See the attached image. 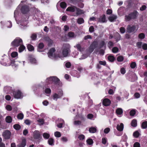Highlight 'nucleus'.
Listing matches in <instances>:
<instances>
[{
	"mask_svg": "<svg viewBox=\"0 0 147 147\" xmlns=\"http://www.w3.org/2000/svg\"><path fill=\"white\" fill-rule=\"evenodd\" d=\"M47 80L48 82H52V88H56V86H60L61 84L60 80L56 77H51L47 78Z\"/></svg>",
	"mask_w": 147,
	"mask_h": 147,
	"instance_id": "f257e3e1",
	"label": "nucleus"
},
{
	"mask_svg": "<svg viewBox=\"0 0 147 147\" xmlns=\"http://www.w3.org/2000/svg\"><path fill=\"white\" fill-rule=\"evenodd\" d=\"M138 13L136 10H134L133 12L129 13L128 15L125 16V22H129L132 20L137 18Z\"/></svg>",
	"mask_w": 147,
	"mask_h": 147,
	"instance_id": "f03ea898",
	"label": "nucleus"
},
{
	"mask_svg": "<svg viewBox=\"0 0 147 147\" xmlns=\"http://www.w3.org/2000/svg\"><path fill=\"white\" fill-rule=\"evenodd\" d=\"M63 47L62 51V54L63 57H66L71 52L70 48L69 45L68 44L64 45Z\"/></svg>",
	"mask_w": 147,
	"mask_h": 147,
	"instance_id": "7ed1b4c3",
	"label": "nucleus"
},
{
	"mask_svg": "<svg viewBox=\"0 0 147 147\" xmlns=\"http://www.w3.org/2000/svg\"><path fill=\"white\" fill-rule=\"evenodd\" d=\"M23 43V41L19 37H17L11 42V45L12 47H17Z\"/></svg>",
	"mask_w": 147,
	"mask_h": 147,
	"instance_id": "20e7f679",
	"label": "nucleus"
},
{
	"mask_svg": "<svg viewBox=\"0 0 147 147\" xmlns=\"http://www.w3.org/2000/svg\"><path fill=\"white\" fill-rule=\"evenodd\" d=\"M8 59L9 60L10 63H11V64L13 66L12 64H14L15 61L13 59H10L6 55L4 56L1 59V60L0 61L1 64L3 65L6 66L7 65V62L8 61Z\"/></svg>",
	"mask_w": 147,
	"mask_h": 147,
	"instance_id": "39448f33",
	"label": "nucleus"
},
{
	"mask_svg": "<svg viewBox=\"0 0 147 147\" xmlns=\"http://www.w3.org/2000/svg\"><path fill=\"white\" fill-rule=\"evenodd\" d=\"M11 93H12L13 96L15 98L18 99L23 97L22 93L19 90H12Z\"/></svg>",
	"mask_w": 147,
	"mask_h": 147,
	"instance_id": "423d86ee",
	"label": "nucleus"
},
{
	"mask_svg": "<svg viewBox=\"0 0 147 147\" xmlns=\"http://www.w3.org/2000/svg\"><path fill=\"white\" fill-rule=\"evenodd\" d=\"M20 10L22 13L27 14L30 11V7L28 5H24L21 7Z\"/></svg>",
	"mask_w": 147,
	"mask_h": 147,
	"instance_id": "0eeeda50",
	"label": "nucleus"
},
{
	"mask_svg": "<svg viewBox=\"0 0 147 147\" xmlns=\"http://www.w3.org/2000/svg\"><path fill=\"white\" fill-rule=\"evenodd\" d=\"M33 136L35 139H40L42 138L40 133L38 130H35L33 133Z\"/></svg>",
	"mask_w": 147,
	"mask_h": 147,
	"instance_id": "6e6552de",
	"label": "nucleus"
},
{
	"mask_svg": "<svg viewBox=\"0 0 147 147\" xmlns=\"http://www.w3.org/2000/svg\"><path fill=\"white\" fill-rule=\"evenodd\" d=\"M136 29V26L135 25L131 26L129 25L127 28V31L129 33H131L135 32Z\"/></svg>",
	"mask_w": 147,
	"mask_h": 147,
	"instance_id": "1a4fd4ad",
	"label": "nucleus"
},
{
	"mask_svg": "<svg viewBox=\"0 0 147 147\" xmlns=\"http://www.w3.org/2000/svg\"><path fill=\"white\" fill-rule=\"evenodd\" d=\"M3 135L5 139H9L11 135L10 131L8 130H6L3 132Z\"/></svg>",
	"mask_w": 147,
	"mask_h": 147,
	"instance_id": "9d476101",
	"label": "nucleus"
},
{
	"mask_svg": "<svg viewBox=\"0 0 147 147\" xmlns=\"http://www.w3.org/2000/svg\"><path fill=\"white\" fill-rule=\"evenodd\" d=\"M98 43L97 42L94 41L91 45L90 47L89 51L90 53L92 52L94 50L95 48L96 47Z\"/></svg>",
	"mask_w": 147,
	"mask_h": 147,
	"instance_id": "9b49d317",
	"label": "nucleus"
},
{
	"mask_svg": "<svg viewBox=\"0 0 147 147\" xmlns=\"http://www.w3.org/2000/svg\"><path fill=\"white\" fill-rule=\"evenodd\" d=\"M56 51V50L55 48H51L49 50L47 53L49 57L50 58L53 57L54 53Z\"/></svg>",
	"mask_w": 147,
	"mask_h": 147,
	"instance_id": "f8f14e48",
	"label": "nucleus"
},
{
	"mask_svg": "<svg viewBox=\"0 0 147 147\" xmlns=\"http://www.w3.org/2000/svg\"><path fill=\"white\" fill-rule=\"evenodd\" d=\"M111 103V100L107 98H105L102 101L103 105L105 106H107L109 105Z\"/></svg>",
	"mask_w": 147,
	"mask_h": 147,
	"instance_id": "ddd939ff",
	"label": "nucleus"
},
{
	"mask_svg": "<svg viewBox=\"0 0 147 147\" xmlns=\"http://www.w3.org/2000/svg\"><path fill=\"white\" fill-rule=\"evenodd\" d=\"M76 8H77V7L74 6L69 7L66 9V11H67L74 12L75 11V9H76Z\"/></svg>",
	"mask_w": 147,
	"mask_h": 147,
	"instance_id": "4468645a",
	"label": "nucleus"
},
{
	"mask_svg": "<svg viewBox=\"0 0 147 147\" xmlns=\"http://www.w3.org/2000/svg\"><path fill=\"white\" fill-rule=\"evenodd\" d=\"M44 47V45L43 43L41 42L39 43L38 45V47L37 49V51L38 52L43 51L42 50V49H43Z\"/></svg>",
	"mask_w": 147,
	"mask_h": 147,
	"instance_id": "2eb2a0df",
	"label": "nucleus"
},
{
	"mask_svg": "<svg viewBox=\"0 0 147 147\" xmlns=\"http://www.w3.org/2000/svg\"><path fill=\"white\" fill-rule=\"evenodd\" d=\"M117 18V16L113 15L111 16H109L108 18V20L109 21L111 22H114Z\"/></svg>",
	"mask_w": 147,
	"mask_h": 147,
	"instance_id": "dca6fc26",
	"label": "nucleus"
},
{
	"mask_svg": "<svg viewBox=\"0 0 147 147\" xmlns=\"http://www.w3.org/2000/svg\"><path fill=\"white\" fill-rule=\"evenodd\" d=\"M124 127L123 124V123H121L120 124V125L118 124L117 126V129L119 131H122L123 130Z\"/></svg>",
	"mask_w": 147,
	"mask_h": 147,
	"instance_id": "f3484780",
	"label": "nucleus"
},
{
	"mask_svg": "<svg viewBox=\"0 0 147 147\" xmlns=\"http://www.w3.org/2000/svg\"><path fill=\"white\" fill-rule=\"evenodd\" d=\"M26 141L25 139L22 140V142L18 145V147H24L26 145Z\"/></svg>",
	"mask_w": 147,
	"mask_h": 147,
	"instance_id": "a211bd4d",
	"label": "nucleus"
},
{
	"mask_svg": "<svg viewBox=\"0 0 147 147\" xmlns=\"http://www.w3.org/2000/svg\"><path fill=\"white\" fill-rule=\"evenodd\" d=\"M106 17L105 14H103L98 18V22H100L104 23L105 22Z\"/></svg>",
	"mask_w": 147,
	"mask_h": 147,
	"instance_id": "6ab92c4d",
	"label": "nucleus"
},
{
	"mask_svg": "<svg viewBox=\"0 0 147 147\" xmlns=\"http://www.w3.org/2000/svg\"><path fill=\"white\" fill-rule=\"evenodd\" d=\"M115 38L116 39V42H118L121 40V36L119 33L117 32L115 33Z\"/></svg>",
	"mask_w": 147,
	"mask_h": 147,
	"instance_id": "aec40b11",
	"label": "nucleus"
},
{
	"mask_svg": "<svg viewBox=\"0 0 147 147\" xmlns=\"http://www.w3.org/2000/svg\"><path fill=\"white\" fill-rule=\"evenodd\" d=\"M108 59L109 61L113 62L114 61L115 58L113 56L109 55L108 57Z\"/></svg>",
	"mask_w": 147,
	"mask_h": 147,
	"instance_id": "412c9836",
	"label": "nucleus"
},
{
	"mask_svg": "<svg viewBox=\"0 0 147 147\" xmlns=\"http://www.w3.org/2000/svg\"><path fill=\"white\" fill-rule=\"evenodd\" d=\"M89 131L91 133H95L96 131V129L94 127H90L89 128Z\"/></svg>",
	"mask_w": 147,
	"mask_h": 147,
	"instance_id": "4be33fe9",
	"label": "nucleus"
},
{
	"mask_svg": "<svg viewBox=\"0 0 147 147\" xmlns=\"http://www.w3.org/2000/svg\"><path fill=\"white\" fill-rule=\"evenodd\" d=\"M141 127L143 129H146L147 128V121L143 122L141 124Z\"/></svg>",
	"mask_w": 147,
	"mask_h": 147,
	"instance_id": "5701e85b",
	"label": "nucleus"
},
{
	"mask_svg": "<svg viewBox=\"0 0 147 147\" xmlns=\"http://www.w3.org/2000/svg\"><path fill=\"white\" fill-rule=\"evenodd\" d=\"M131 125L133 127H136L137 126V121L136 119H134L131 121Z\"/></svg>",
	"mask_w": 147,
	"mask_h": 147,
	"instance_id": "b1692460",
	"label": "nucleus"
},
{
	"mask_svg": "<svg viewBox=\"0 0 147 147\" xmlns=\"http://www.w3.org/2000/svg\"><path fill=\"white\" fill-rule=\"evenodd\" d=\"M49 144L51 146L54 145V139L52 138H49L48 141Z\"/></svg>",
	"mask_w": 147,
	"mask_h": 147,
	"instance_id": "393cba45",
	"label": "nucleus"
},
{
	"mask_svg": "<svg viewBox=\"0 0 147 147\" xmlns=\"http://www.w3.org/2000/svg\"><path fill=\"white\" fill-rule=\"evenodd\" d=\"M116 112L117 114L121 115L123 113V110L121 108H118L117 109Z\"/></svg>",
	"mask_w": 147,
	"mask_h": 147,
	"instance_id": "a878e982",
	"label": "nucleus"
},
{
	"mask_svg": "<svg viewBox=\"0 0 147 147\" xmlns=\"http://www.w3.org/2000/svg\"><path fill=\"white\" fill-rule=\"evenodd\" d=\"M25 47L23 45H20L18 49V51L21 53L24 51L25 49Z\"/></svg>",
	"mask_w": 147,
	"mask_h": 147,
	"instance_id": "bb28decb",
	"label": "nucleus"
},
{
	"mask_svg": "<svg viewBox=\"0 0 147 147\" xmlns=\"http://www.w3.org/2000/svg\"><path fill=\"white\" fill-rule=\"evenodd\" d=\"M76 14L79 15L84 13L83 10L77 7L76 8Z\"/></svg>",
	"mask_w": 147,
	"mask_h": 147,
	"instance_id": "cd10ccee",
	"label": "nucleus"
},
{
	"mask_svg": "<svg viewBox=\"0 0 147 147\" xmlns=\"http://www.w3.org/2000/svg\"><path fill=\"white\" fill-rule=\"evenodd\" d=\"M5 121L7 123H10L12 122V118L10 116H7L5 118Z\"/></svg>",
	"mask_w": 147,
	"mask_h": 147,
	"instance_id": "c85d7f7f",
	"label": "nucleus"
},
{
	"mask_svg": "<svg viewBox=\"0 0 147 147\" xmlns=\"http://www.w3.org/2000/svg\"><path fill=\"white\" fill-rule=\"evenodd\" d=\"M27 49L29 51H32L34 49V47L31 44H28L27 46Z\"/></svg>",
	"mask_w": 147,
	"mask_h": 147,
	"instance_id": "c756f323",
	"label": "nucleus"
},
{
	"mask_svg": "<svg viewBox=\"0 0 147 147\" xmlns=\"http://www.w3.org/2000/svg\"><path fill=\"white\" fill-rule=\"evenodd\" d=\"M124 59V57L123 56L120 55L117 57V60L118 62H121L123 61Z\"/></svg>",
	"mask_w": 147,
	"mask_h": 147,
	"instance_id": "7c9ffc66",
	"label": "nucleus"
},
{
	"mask_svg": "<svg viewBox=\"0 0 147 147\" xmlns=\"http://www.w3.org/2000/svg\"><path fill=\"white\" fill-rule=\"evenodd\" d=\"M13 127L15 129L18 130L20 129L21 126L20 125L16 124L13 125Z\"/></svg>",
	"mask_w": 147,
	"mask_h": 147,
	"instance_id": "2f4dec72",
	"label": "nucleus"
},
{
	"mask_svg": "<svg viewBox=\"0 0 147 147\" xmlns=\"http://www.w3.org/2000/svg\"><path fill=\"white\" fill-rule=\"evenodd\" d=\"M140 135V133L138 131H136L134 132L133 134V136L135 138H138Z\"/></svg>",
	"mask_w": 147,
	"mask_h": 147,
	"instance_id": "473e14b6",
	"label": "nucleus"
},
{
	"mask_svg": "<svg viewBox=\"0 0 147 147\" xmlns=\"http://www.w3.org/2000/svg\"><path fill=\"white\" fill-rule=\"evenodd\" d=\"M52 98L54 100L57 101L58 98H59V95L57 93L54 94L52 96Z\"/></svg>",
	"mask_w": 147,
	"mask_h": 147,
	"instance_id": "72a5a7b5",
	"label": "nucleus"
},
{
	"mask_svg": "<svg viewBox=\"0 0 147 147\" xmlns=\"http://www.w3.org/2000/svg\"><path fill=\"white\" fill-rule=\"evenodd\" d=\"M43 136L44 138L47 139L49 138L50 135L49 134L45 132L43 134Z\"/></svg>",
	"mask_w": 147,
	"mask_h": 147,
	"instance_id": "f704fd0d",
	"label": "nucleus"
},
{
	"mask_svg": "<svg viewBox=\"0 0 147 147\" xmlns=\"http://www.w3.org/2000/svg\"><path fill=\"white\" fill-rule=\"evenodd\" d=\"M60 6L62 9H65L67 7V4L64 2H62L60 4Z\"/></svg>",
	"mask_w": 147,
	"mask_h": 147,
	"instance_id": "c9c22d12",
	"label": "nucleus"
},
{
	"mask_svg": "<svg viewBox=\"0 0 147 147\" xmlns=\"http://www.w3.org/2000/svg\"><path fill=\"white\" fill-rule=\"evenodd\" d=\"M77 22L78 24H81L84 22V20L82 18H79L78 19Z\"/></svg>",
	"mask_w": 147,
	"mask_h": 147,
	"instance_id": "e433bc0d",
	"label": "nucleus"
},
{
	"mask_svg": "<svg viewBox=\"0 0 147 147\" xmlns=\"http://www.w3.org/2000/svg\"><path fill=\"white\" fill-rule=\"evenodd\" d=\"M138 38L140 39H143L145 37V35L144 33H141L139 34L138 35Z\"/></svg>",
	"mask_w": 147,
	"mask_h": 147,
	"instance_id": "4c0bfd02",
	"label": "nucleus"
},
{
	"mask_svg": "<svg viewBox=\"0 0 147 147\" xmlns=\"http://www.w3.org/2000/svg\"><path fill=\"white\" fill-rule=\"evenodd\" d=\"M86 142L89 145H91L93 143V140L91 138H89L86 140Z\"/></svg>",
	"mask_w": 147,
	"mask_h": 147,
	"instance_id": "58836bf2",
	"label": "nucleus"
},
{
	"mask_svg": "<svg viewBox=\"0 0 147 147\" xmlns=\"http://www.w3.org/2000/svg\"><path fill=\"white\" fill-rule=\"evenodd\" d=\"M112 51L113 53H116L118 51L119 49L117 47H114L112 48Z\"/></svg>",
	"mask_w": 147,
	"mask_h": 147,
	"instance_id": "ea45409f",
	"label": "nucleus"
},
{
	"mask_svg": "<svg viewBox=\"0 0 147 147\" xmlns=\"http://www.w3.org/2000/svg\"><path fill=\"white\" fill-rule=\"evenodd\" d=\"M29 59L32 63H35L36 61L35 58L32 57L31 56H30L29 57Z\"/></svg>",
	"mask_w": 147,
	"mask_h": 147,
	"instance_id": "a19ab883",
	"label": "nucleus"
},
{
	"mask_svg": "<svg viewBox=\"0 0 147 147\" xmlns=\"http://www.w3.org/2000/svg\"><path fill=\"white\" fill-rule=\"evenodd\" d=\"M99 46L100 48H102L104 46L106 47V44L105 41H101L99 44Z\"/></svg>",
	"mask_w": 147,
	"mask_h": 147,
	"instance_id": "79ce46f5",
	"label": "nucleus"
},
{
	"mask_svg": "<svg viewBox=\"0 0 147 147\" xmlns=\"http://www.w3.org/2000/svg\"><path fill=\"white\" fill-rule=\"evenodd\" d=\"M136 66V63L135 62H132L130 65V67L132 69H134Z\"/></svg>",
	"mask_w": 147,
	"mask_h": 147,
	"instance_id": "37998d69",
	"label": "nucleus"
},
{
	"mask_svg": "<svg viewBox=\"0 0 147 147\" xmlns=\"http://www.w3.org/2000/svg\"><path fill=\"white\" fill-rule=\"evenodd\" d=\"M45 93L46 94H50L51 93V90L49 88H46L45 90Z\"/></svg>",
	"mask_w": 147,
	"mask_h": 147,
	"instance_id": "c03bdc74",
	"label": "nucleus"
},
{
	"mask_svg": "<svg viewBox=\"0 0 147 147\" xmlns=\"http://www.w3.org/2000/svg\"><path fill=\"white\" fill-rule=\"evenodd\" d=\"M24 117V115L22 113H20L18 114L17 116V118L18 119H22Z\"/></svg>",
	"mask_w": 147,
	"mask_h": 147,
	"instance_id": "a18cd8bd",
	"label": "nucleus"
},
{
	"mask_svg": "<svg viewBox=\"0 0 147 147\" xmlns=\"http://www.w3.org/2000/svg\"><path fill=\"white\" fill-rule=\"evenodd\" d=\"M136 111L134 109L131 110L129 112L130 115L131 116H134L136 114Z\"/></svg>",
	"mask_w": 147,
	"mask_h": 147,
	"instance_id": "49530a36",
	"label": "nucleus"
},
{
	"mask_svg": "<svg viewBox=\"0 0 147 147\" xmlns=\"http://www.w3.org/2000/svg\"><path fill=\"white\" fill-rule=\"evenodd\" d=\"M113 46L114 43L113 42L110 41L108 42V46L109 49L113 47Z\"/></svg>",
	"mask_w": 147,
	"mask_h": 147,
	"instance_id": "de8ad7c7",
	"label": "nucleus"
},
{
	"mask_svg": "<svg viewBox=\"0 0 147 147\" xmlns=\"http://www.w3.org/2000/svg\"><path fill=\"white\" fill-rule=\"evenodd\" d=\"M68 35L70 38H73L74 36V33L72 32H68Z\"/></svg>",
	"mask_w": 147,
	"mask_h": 147,
	"instance_id": "09e8293b",
	"label": "nucleus"
},
{
	"mask_svg": "<svg viewBox=\"0 0 147 147\" xmlns=\"http://www.w3.org/2000/svg\"><path fill=\"white\" fill-rule=\"evenodd\" d=\"M54 135L57 138L60 137L61 136L60 133L59 131H56L55 132Z\"/></svg>",
	"mask_w": 147,
	"mask_h": 147,
	"instance_id": "8fccbe9b",
	"label": "nucleus"
},
{
	"mask_svg": "<svg viewBox=\"0 0 147 147\" xmlns=\"http://www.w3.org/2000/svg\"><path fill=\"white\" fill-rule=\"evenodd\" d=\"M120 32L121 34H123L125 32V29L123 27H121L119 28Z\"/></svg>",
	"mask_w": 147,
	"mask_h": 147,
	"instance_id": "3c124183",
	"label": "nucleus"
},
{
	"mask_svg": "<svg viewBox=\"0 0 147 147\" xmlns=\"http://www.w3.org/2000/svg\"><path fill=\"white\" fill-rule=\"evenodd\" d=\"M18 55V53L17 52H13L11 54V57L13 58L16 57Z\"/></svg>",
	"mask_w": 147,
	"mask_h": 147,
	"instance_id": "603ef678",
	"label": "nucleus"
},
{
	"mask_svg": "<svg viewBox=\"0 0 147 147\" xmlns=\"http://www.w3.org/2000/svg\"><path fill=\"white\" fill-rule=\"evenodd\" d=\"M77 70L80 71V72H82L83 71H85V69L84 68H83L81 67H79L77 68Z\"/></svg>",
	"mask_w": 147,
	"mask_h": 147,
	"instance_id": "864d4df0",
	"label": "nucleus"
},
{
	"mask_svg": "<svg viewBox=\"0 0 147 147\" xmlns=\"http://www.w3.org/2000/svg\"><path fill=\"white\" fill-rule=\"evenodd\" d=\"M6 109L8 111H11L12 110V107L10 105H7L6 106Z\"/></svg>",
	"mask_w": 147,
	"mask_h": 147,
	"instance_id": "5fc2aeb1",
	"label": "nucleus"
},
{
	"mask_svg": "<svg viewBox=\"0 0 147 147\" xmlns=\"http://www.w3.org/2000/svg\"><path fill=\"white\" fill-rule=\"evenodd\" d=\"M92 39V37L90 35H87L84 36V40H87L88 39Z\"/></svg>",
	"mask_w": 147,
	"mask_h": 147,
	"instance_id": "6e6d98bb",
	"label": "nucleus"
},
{
	"mask_svg": "<svg viewBox=\"0 0 147 147\" xmlns=\"http://www.w3.org/2000/svg\"><path fill=\"white\" fill-rule=\"evenodd\" d=\"M94 28L93 26H90L89 28V31L90 33H92L94 31Z\"/></svg>",
	"mask_w": 147,
	"mask_h": 147,
	"instance_id": "4d7b16f0",
	"label": "nucleus"
},
{
	"mask_svg": "<svg viewBox=\"0 0 147 147\" xmlns=\"http://www.w3.org/2000/svg\"><path fill=\"white\" fill-rule=\"evenodd\" d=\"M74 123L75 125H81V121L79 120H76L74 121Z\"/></svg>",
	"mask_w": 147,
	"mask_h": 147,
	"instance_id": "13d9d810",
	"label": "nucleus"
},
{
	"mask_svg": "<svg viewBox=\"0 0 147 147\" xmlns=\"http://www.w3.org/2000/svg\"><path fill=\"white\" fill-rule=\"evenodd\" d=\"M78 138L80 140H82L84 139L85 136L83 134H81L79 135Z\"/></svg>",
	"mask_w": 147,
	"mask_h": 147,
	"instance_id": "bf43d9fd",
	"label": "nucleus"
},
{
	"mask_svg": "<svg viewBox=\"0 0 147 147\" xmlns=\"http://www.w3.org/2000/svg\"><path fill=\"white\" fill-rule=\"evenodd\" d=\"M107 142V139L106 138H102V143L105 145L106 144Z\"/></svg>",
	"mask_w": 147,
	"mask_h": 147,
	"instance_id": "052dcab7",
	"label": "nucleus"
},
{
	"mask_svg": "<svg viewBox=\"0 0 147 147\" xmlns=\"http://www.w3.org/2000/svg\"><path fill=\"white\" fill-rule=\"evenodd\" d=\"M120 72L123 74H124L126 72L125 69L124 67H122L121 69Z\"/></svg>",
	"mask_w": 147,
	"mask_h": 147,
	"instance_id": "680f3d73",
	"label": "nucleus"
},
{
	"mask_svg": "<svg viewBox=\"0 0 147 147\" xmlns=\"http://www.w3.org/2000/svg\"><path fill=\"white\" fill-rule=\"evenodd\" d=\"M133 146L134 147H140V145L139 143L136 142L134 143Z\"/></svg>",
	"mask_w": 147,
	"mask_h": 147,
	"instance_id": "e2e57ef3",
	"label": "nucleus"
},
{
	"mask_svg": "<svg viewBox=\"0 0 147 147\" xmlns=\"http://www.w3.org/2000/svg\"><path fill=\"white\" fill-rule=\"evenodd\" d=\"M71 66V64L70 62H67L65 64V66L67 68H69Z\"/></svg>",
	"mask_w": 147,
	"mask_h": 147,
	"instance_id": "0e129e2a",
	"label": "nucleus"
},
{
	"mask_svg": "<svg viewBox=\"0 0 147 147\" xmlns=\"http://www.w3.org/2000/svg\"><path fill=\"white\" fill-rule=\"evenodd\" d=\"M31 38L32 40H35L36 38L37 35L36 34H33L31 36Z\"/></svg>",
	"mask_w": 147,
	"mask_h": 147,
	"instance_id": "69168bd1",
	"label": "nucleus"
},
{
	"mask_svg": "<svg viewBox=\"0 0 147 147\" xmlns=\"http://www.w3.org/2000/svg\"><path fill=\"white\" fill-rule=\"evenodd\" d=\"M110 131V129L109 128L107 127L105 129L104 131L106 134H108Z\"/></svg>",
	"mask_w": 147,
	"mask_h": 147,
	"instance_id": "338daca9",
	"label": "nucleus"
},
{
	"mask_svg": "<svg viewBox=\"0 0 147 147\" xmlns=\"http://www.w3.org/2000/svg\"><path fill=\"white\" fill-rule=\"evenodd\" d=\"M142 48L144 50H147V44L146 43H144L142 46Z\"/></svg>",
	"mask_w": 147,
	"mask_h": 147,
	"instance_id": "774afa93",
	"label": "nucleus"
}]
</instances>
